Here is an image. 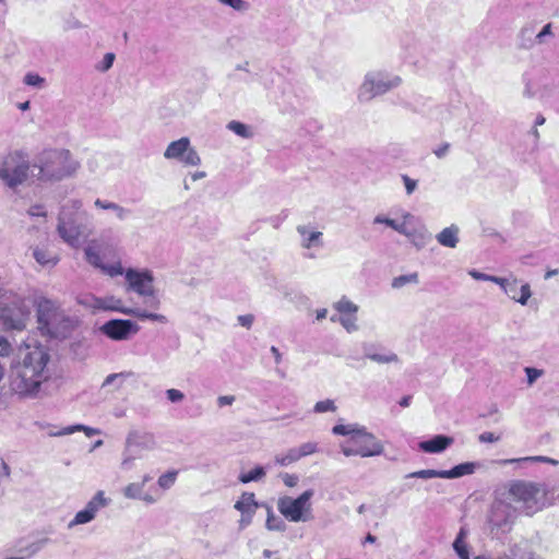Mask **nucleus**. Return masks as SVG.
<instances>
[{
	"label": "nucleus",
	"mask_w": 559,
	"mask_h": 559,
	"mask_svg": "<svg viewBox=\"0 0 559 559\" xmlns=\"http://www.w3.org/2000/svg\"><path fill=\"white\" fill-rule=\"evenodd\" d=\"M523 82L525 85L523 96L526 98H543L548 96L551 92L547 75L542 70L526 72L523 75Z\"/></svg>",
	"instance_id": "ddd939ff"
},
{
	"label": "nucleus",
	"mask_w": 559,
	"mask_h": 559,
	"mask_svg": "<svg viewBox=\"0 0 559 559\" xmlns=\"http://www.w3.org/2000/svg\"><path fill=\"white\" fill-rule=\"evenodd\" d=\"M515 519L516 510L512 504L501 500L492 504L489 515V523L492 527L502 531L509 530Z\"/></svg>",
	"instance_id": "dca6fc26"
},
{
	"label": "nucleus",
	"mask_w": 559,
	"mask_h": 559,
	"mask_svg": "<svg viewBox=\"0 0 559 559\" xmlns=\"http://www.w3.org/2000/svg\"><path fill=\"white\" fill-rule=\"evenodd\" d=\"M332 432L348 437L340 445L345 456L370 457L381 455L384 451L382 442L359 424H338L332 428Z\"/></svg>",
	"instance_id": "f03ea898"
},
{
	"label": "nucleus",
	"mask_w": 559,
	"mask_h": 559,
	"mask_svg": "<svg viewBox=\"0 0 559 559\" xmlns=\"http://www.w3.org/2000/svg\"><path fill=\"white\" fill-rule=\"evenodd\" d=\"M419 282V278H418V274L415 272V273H411V274H406V275H400V276H396L392 280V287L395 288V289H399V288H402L403 286H405L406 284H417Z\"/></svg>",
	"instance_id": "72a5a7b5"
},
{
	"label": "nucleus",
	"mask_w": 559,
	"mask_h": 559,
	"mask_svg": "<svg viewBox=\"0 0 559 559\" xmlns=\"http://www.w3.org/2000/svg\"><path fill=\"white\" fill-rule=\"evenodd\" d=\"M519 461L542 462V463H548L551 465H558V463H559L557 460H554L548 456H543V455L527 456V457L515 459V460H506L504 463H513V462H519Z\"/></svg>",
	"instance_id": "79ce46f5"
},
{
	"label": "nucleus",
	"mask_w": 559,
	"mask_h": 559,
	"mask_svg": "<svg viewBox=\"0 0 559 559\" xmlns=\"http://www.w3.org/2000/svg\"><path fill=\"white\" fill-rule=\"evenodd\" d=\"M164 157L167 159H177L186 166H199L201 157L191 146L189 138H181L168 144L164 152Z\"/></svg>",
	"instance_id": "f8f14e48"
},
{
	"label": "nucleus",
	"mask_w": 559,
	"mask_h": 559,
	"mask_svg": "<svg viewBox=\"0 0 559 559\" xmlns=\"http://www.w3.org/2000/svg\"><path fill=\"white\" fill-rule=\"evenodd\" d=\"M102 271L111 277L123 274V269L120 263H115L111 265L104 264Z\"/></svg>",
	"instance_id": "09e8293b"
},
{
	"label": "nucleus",
	"mask_w": 559,
	"mask_h": 559,
	"mask_svg": "<svg viewBox=\"0 0 559 559\" xmlns=\"http://www.w3.org/2000/svg\"><path fill=\"white\" fill-rule=\"evenodd\" d=\"M297 233L301 237V247L305 249H310L313 247H322V236L323 234L321 231L317 230H310L308 226L306 225H298L297 226Z\"/></svg>",
	"instance_id": "aec40b11"
},
{
	"label": "nucleus",
	"mask_w": 559,
	"mask_h": 559,
	"mask_svg": "<svg viewBox=\"0 0 559 559\" xmlns=\"http://www.w3.org/2000/svg\"><path fill=\"white\" fill-rule=\"evenodd\" d=\"M155 447L156 440L152 432L140 430L129 431L126 438L121 466L126 469H130L133 461L141 457L142 451H151L154 450Z\"/></svg>",
	"instance_id": "9d476101"
},
{
	"label": "nucleus",
	"mask_w": 559,
	"mask_h": 559,
	"mask_svg": "<svg viewBox=\"0 0 559 559\" xmlns=\"http://www.w3.org/2000/svg\"><path fill=\"white\" fill-rule=\"evenodd\" d=\"M503 292L514 301L525 306L532 296L530 284L525 283L519 288V281L511 277L509 284L504 287Z\"/></svg>",
	"instance_id": "f3484780"
},
{
	"label": "nucleus",
	"mask_w": 559,
	"mask_h": 559,
	"mask_svg": "<svg viewBox=\"0 0 559 559\" xmlns=\"http://www.w3.org/2000/svg\"><path fill=\"white\" fill-rule=\"evenodd\" d=\"M3 319H4V324L11 329H14V330H22L24 328V320L23 318H17L15 320H10L3 316Z\"/></svg>",
	"instance_id": "6e6d98bb"
},
{
	"label": "nucleus",
	"mask_w": 559,
	"mask_h": 559,
	"mask_svg": "<svg viewBox=\"0 0 559 559\" xmlns=\"http://www.w3.org/2000/svg\"><path fill=\"white\" fill-rule=\"evenodd\" d=\"M128 283V289L135 292L140 296L150 295L153 293L154 277L151 271H138L128 269L124 273Z\"/></svg>",
	"instance_id": "2eb2a0df"
},
{
	"label": "nucleus",
	"mask_w": 559,
	"mask_h": 559,
	"mask_svg": "<svg viewBox=\"0 0 559 559\" xmlns=\"http://www.w3.org/2000/svg\"><path fill=\"white\" fill-rule=\"evenodd\" d=\"M94 205L97 209L112 211L119 221L127 219L131 214V210L107 200L96 199Z\"/></svg>",
	"instance_id": "5701e85b"
},
{
	"label": "nucleus",
	"mask_w": 559,
	"mask_h": 559,
	"mask_svg": "<svg viewBox=\"0 0 559 559\" xmlns=\"http://www.w3.org/2000/svg\"><path fill=\"white\" fill-rule=\"evenodd\" d=\"M22 361L13 370L11 385L20 395L34 396L37 394L40 384L48 378L45 368L49 355L41 345L29 346L21 353Z\"/></svg>",
	"instance_id": "f257e3e1"
},
{
	"label": "nucleus",
	"mask_w": 559,
	"mask_h": 559,
	"mask_svg": "<svg viewBox=\"0 0 559 559\" xmlns=\"http://www.w3.org/2000/svg\"><path fill=\"white\" fill-rule=\"evenodd\" d=\"M143 297H146L147 299L145 300V305L148 306L150 308L152 309H159L160 307V300L159 298L155 295V290L153 289V293L150 294V295H144Z\"/></svg>",
	"instance_id": "603ef678"
},
{
	"label": "nucleus",
	"mask_w": 559,
	"mask_h": 559,
	"mask_svg": "<svg viewBox=\"0 0 559 559\" xmlns=\"http://www.w3.org/2000/svg\"><path fill=\"white\" fill-rule=\"evenodd\" d=\"M110 502L111 500L106 497L105 492L103 490H98L86 503L85 508L94 515V518H96L97 513L102 509L108 507Z\"/></svg>",
	"instance_id": "b1692460"
},
{
	"label": "nucleus",
	"mask_w": 559,
	"mask_h": 559,
	"mask_svg": "<svg viewBox=\"0 0 559 559\" xmlns=\"http://www.w3.org/2000/svg\"><path fill=\"white\" fill-rule=\"evenodd\" d=\"M373 223L374 224H384V225L391 227L392 229H394L397 222L392 218H388L382 215H378L374 217Z\"/></svg>",
	"instance_id": "bf43d9fd"
},
{
	"label": "nucleus",
	"mask_w": 559,
	"mask_h": 559,
	"mask_svg": "<svg viewBox=\"0 0 559 559\" xmlns=\"http://www.w3.org/2000/svg\"><path fill=\"white\" fill-rule=\"evenodd\" d=\"M81 304L85 307H88L93 310H104V311H117L127 316H132L139 320H152L159 323H167L168 320L166 316L160 313L148 312L141 308H126L122 306V300L115 296H106V297H95L88 296L81 300Z\"/></svg>",
	"instance_id": "39448f33"
},
{
	"label": "nucleus",
	"mask_w": 559,
	"mask_h": 559,
	"mask_svg": "<svg viewBox=\"0 0 559 559\" xmlns=\"http://www.w3.org/2000/svg\"><path fill=\"white\" fill-rule=\"evenodd\" d=\"M401 83L402 79L399 75H391L381 71L368 72L359 87L358 99L360 102H369L400 86Z\"/></svg>",
	"instance_id": "0eeeda50"
},
{
	"label": "nucleus",
	"mask_w": 559,
	"mask_h": 559,
	"mask_svg": "<svg viewBox=\"0 0 559 559\" xmlns=\"http://www.w3.org/2000/svg\"><path fill=\"white\" fill-rule=\"evenodd\" d=\"M449 150H450V144L449 143H443L442 145H440L439 147L433 150V154L438 158H443L448 154Z\"/></svg>",
	"instance_id": "e2e57ef3"
},
{
	"label": "nucleus",
	"mask_w": 559,
	"mask_h": 559,
	"mask_svg": "<svg viewBox=\"0 0 559 559\" xmlns=\"http://www.w3.org/2000/svg\"><path fill=\"white\" fill-rule=\"evenodd\" d=\"M28 170V159L20 151L9 153L0 160V179L11 189L26 180Z\"/></svg>",
	"instance_id": "6e6552de"
},
{
	"label": "nucleus",
	"mask_w": 559,
	"mask_h": 559,
	"mask_svg": "<svg viewBox=\"0 0 559 559\" xmlns=\"http://www.w3.org/2000/svg\"><path fill=\"white\" fill-rule=\"evenodd\" d=\"M28 214L31 216H36V217H45L46 216V212L44 210V206L40 205V204H35V205H32L29 209H28Z\"/></svg>",
	"instance_id": "13d9d810"
},
{
	"label": "nucleus",
	"mask_w": 559,
	"mask_h": 559,
	"mask_svg": "<svg viewBox=\"0 0 559 559\" xmlns=\"http://www.w3.org/2000/svg\"><path fill=\"white\" fill-rule=\"evenodd\" d=\"M407 478H421V479H430V478H443V471L437 469H420L416 472H412L406 475Z\"/></svg>",
	"instance_id": "f704fd0d"
},
{
	"label": "nucleus",
	"mask_w": 559,
	"mask_h": 559,
	"mask_svg": "<svg viewBox=\"0 0 559 559\" xmlns=\"http://www.w3.org/2000/svg\"><path fill=\"white\" fill-rule=\"evenodd\" d=\"M401 178L405 186L406 194L411 195L412 193H414V191L417 189V180L411 178L408 175L405 174L401 175Z\"/></svg>",
	"instance_id": "49530a36"
},
{
	"label": "nucleus",
	"mask_w": 559,
	"mask_h": 559,
	"mask_svg": "<svg viewBox=\"0 0 559 559\" xmlns=\"http://www.w3.org/2000/svg\"><path fill=\"white\" fill-rule=\"evenodd\" d=\"M453 443V438L437 435L429 440L419 442L418 447L426 453H441Z\"/></svg>",
	"instance_id": "6ab92c4d"
},
{
	"label": "nucleus",
	"mask_w": 559,
	"mask_h": 559,
	"mask_svg": "<svg viewBox=\"0 0 559 559\" xmlns=\"http://www.w3.org/2000/svg\"><path fill=\"white\" fill-rule=\"evenodd\" d=\"M459 227L453 224L437 234L436 239L443 247L455 248L459 243Z\"/></svg>",
	"instance_id": "412c9836"
},
{
	"label": "nucleus",
	"mask_w": 559,
	"mask_h": 559,
	"mask_svg": "<svg viewBox=\"0 0 559 559\" xmlns=\"http://www.w3.org/2000/svg\"><path fill=\"white\" fill-rule=\"evenodd\" d=\"M478 464L475 462H465L461 463L459 465H455L453 468L443 471V478L444 479H453V478H460L465 475H472L475 473Z\"/></svg>",
	"instance_id": "4be33fe9"
},
{
	"label": "nucleus",
	"mask_w": 559,
	"mask_h": 559,
	"mask_svg": "<svg viewBox=\"0 0 559 559\" xmlns=\"http://www.w3.org/2000/svg\"><path fill=\"white\" fill-rule=\"evenodd\" d=\"M93 520H95L94 515L86 508H84L83 510L76 512L74 518L69 522L68 528H73L74 526L78 525L87 524Z\"/></svg>",
	"instance_id": "cd10ccee"
},
{
	"label": "nucleus",
	"mask_w": 559,
	"mask_h": 559,
	"mask_svg": "<svg viewBox=\"0 0 559 559\" xmlns=\"http://www.w3.org/2000/svg\"><path fill=\"white\" fill-rule=\"evenodd\" d=\"M509 493L528 515L540 510L546 498V489L542 484L525 480L514 481Z\"/></svg>",
	"instance_id": "423d86ee"
},
{
	"label": "nucleus",
	"mask_w": 559,
	"mask_h": 559,
	"mask_svg": "<svg viewBox=\"0 0 559 559\" xmlns=\"http://www.w3.org/2000/svg\"><path fill=\"white\" fill-rule=\"evenodd\" d=\"M238 320V323L246 328V329H250L253 324V321H254V316L253 314H241V316H238L237 318Z\"/></svg>",
	"instance_id": "5fc2aeb1"
},
{
	"label": "nucleus",
	"mask_w": 559,
	"mask_h": 559,
	"mask_svg": "<svg viewBox=\"0 0 559 559\" xmlns=\"http://www.w3.org/2000/svg\"><path fill=\"white\" fill-rule=\"evenodd\" d=\"M266 527L270 531H284L285 528L283 521L275 518L271 509L267 510Z\"/></svg>",
	"instance_id": "ea45409f"
},
{
	"label": "nucleus",
	"mask_w": 559,
	"mask_h": 559,
	"mask_svg": "<svg viewBox=\"0 0 559 559\" xmlns=\"http://www.w3.org/2000/svg\"><path fill=\"white\" fill-rule=\"evenodd\" d=\"M85 257L90 264L95 267L103 269L104 263L102 262L100 254L92 247L85 249Z\"/></svg>",
	"instance_id": "58836bf2"
},
{
	"label": "nucleus",
	"mask_w": 559,
	"mask_h": 559,
	"mask_svg": "<svg viewBox=\"0 0 559 559\" xmlns=\"http://www.w3.org/2000/svg\"><path fill=\"white\" fill-rule=\"evenodd\" d=\"M265 476V471L262 466H257L248 473H242L239 475V480L242 484H247L250 481H258Z\"/></svg>",
	"instance_id": "473e14b6"
},
{
	"label": "nucleus",
	"mask_w": 559,
	"mask_h": 559,
	"mask_svg": "<svg viewBox=\"0 0 559 559\" xmlns=\"http://www.w3.org/2000/svg\"><path fill=\"white\" fill-rule=\"evenodd\" d=\"M36 305L40 331L51 337H67L74 326L73 320L48 298L40 297Z\"/></svg>",
	"instance_id": "20e7f679"
},
{
	"label": "nucleus",
	"mask_w": 559,
	"mask_h": 559,
	"mask_svg": "<svg viewBox=\"0 0 559 559\" xmlns=\"http://www.w3.org/2000/svg\"><path fill=\"white\" fill-rule=\"evenodd\" d=\"M338 323H341V325L349 333L358 330L357 317L355 314L341 316L338 318Z\"/></svg>",
	"instance_id": "e433bc0d"
},
{
	"label": "nucleus",
	"mask_w": 559,
	"mask_h": 559,
	"mask_svg": "<svg viewBox=\"0 0 559 559\" xmlns=\"http://www.w3.org/2000/svg\"><path fill=\"white\" fill-rule=\"evenodd\" d=\"M538 37H518L515 46L519 48L531 49L537 43Z\"/></svg>",
	"instance_id": "8fccbe9b"
},
{
	"label": "nucleus",
	"mask_w": 559,
	"mask_h": 559,
	"mask_svg": "<svg viewBox=\"0 0 559 559\" xmlns=\"http://www.w3.org/2000/svg\"><path fill=\"white\" fill-rule=\"evenodd\" d=\"M525 373L527 376L528 384H533L542 376L543 371L536 368L527 367L525 368Z\"/></svg>",
	"instance_id": "864d4df0"
},
{
	"label": "nucleus",
	"mask_w": 559,
	"mask_h": 559,
	"mask_svg": "<svg viewBox=\"0 0 559 559\" xmlns=\"http://www.w3.org/2000/svg\"><path fill=\"white\" fill-rule=\"evenodd\" d=\"M283 481L287 487H295L298 483V476L294 474H284Z\"/></svg>",
	"instance_id": "052dcab7"
},
{
	"label": "nucleus",
	"mask_w": 559,
	"mask_h": 559,
	"mask_svg": "<svg viewBox=\"0 0 559 559\" xmlns=\"http://www.w3.org/2000/svg\"><path fill=\"white\" fill-rule=\"evenodd\" d=\"M33 257L43 266H52L58 262L56 254L39 248L34 249Z\"/></svg>",
	"instance_id": "a878e982"
},
{
	"label": "nucleus",
	"mask_w": 559,
	"mask_h": 559,
	"mask_svg": "<svg viewBox=\"0 0 559 559\" xmlns=\"http://www.w3.org/2000/svg\"><path fill=\"white\" fill-rule=\"evenodd\" d=\"M143 484L130 483L122 489V493L127 499H141L143 493Z\"/></svg>",
	"instance_id": "2f4dec72"
},
{
	"label": "nucleus",
	"mask_w": 559,
	"mask_h": 559,
	"mask_svg": "<svg viewBox=\"0 0 559 559\" xmlns=\"http://www.w3.org/2000/svg\"><path fill=\"white\" fill-rule=\"evenodd\" d=\"M313 409L316 413L334 412L336 406L332 400H324L317 402Z\"/></svg>",
	"instance_id": "c03bdc74"
},
{
	"label": "nucleus",
	"mask_w": 559,
	"mask_h": 559,
	"mask_svg": "<svg viewBox=\"0 0 559 559\" xmlns=\"http://www.w3.org/2000/svg\"><path fill=\"white\" fill-rule=\"evenodd\" d=\"M82 201L71 200L62 206L58 218V233L60 237L69 245L76 246L81 236V228L76 223L75 215H85L80 212Z\"/></svg>",
	"instance_id": "1a4fd4ad"
},
{
	"label": "nucleus",
	"mask_w": 559,
	"mask_h": 559,
	"mask_svg": "<svg viewBox=\"0 0 559 559\" xmlns=\"http://www.w3.org/2000/svg\"><path fill=\"white\" fill-rule=\"evenodd\" d=\"M489 282L498 284L501 287V289L503 290L504 287L509 284L510 278L498 277V276H495V275H490L489 276Z\"/></svg>",
	"instance_id": "0e129e2a"
},
{
	"label": "nucleus",
	"mask_w": 559,
	"mask_h": 559,
	"mask_svg": "<svg viewBox=\"0 0 559 559\" xmlns=\"http://www.w3.org/2000/svg\"><path fill=\"white\" fill-rule=\"evenodd\" d=\"M83 427H84V425L68 426L62 431H60L58 435L64 436V435H71L75 431H83Z\"/></svg>",
	"instance_id": "338daca9"
},
{
	"label": "nucleus",
	"mask_w": 559,
	"mask_h": 559,
	"mask_svg": "<svg viewBox=\"0 0 559 559\" xmlns=\"http://www.w3.org/2000/svg\"><path fill=\"white\" fill-rule=\"evenodd\" d=\"M235 509L241 512V514H254L258 503L254 499V493L245 492L240 500L235 503Z\"/></svg>",
	"instance_id": "393cba45"
},
{
	"label": "nucleus",
	"mask_w": 559,
	"mask_h": 559,
	"mask_svg": "<svg viewBox=\"0 0 559 559\" xmlns=\"http://www.w3.org/2000/svg\"><path fill=\"white\" fill-rule=\"evenodd\" d=\"M464 538H465V533L463 530H461L453 543V549L461 559H469L467 545H466Z\"/></svg>",
	"instance_id": "bb28decb"
},
{
	"label": "nucleus",
	"mask_w": 559,
	"mask_h": 559,
	"mask_svg": "<svg viewBox=\"0 0 559 559\" xmlns=\"http://www.w3.org/2000/svg\"><path fill=\"white\" fill-rule=\"evenodd\" d=\"M221 4L228 5L238 12H246L250 4L245 0H217Z\"/></svg>",
	"instance_id": "a19ab883"
},
{
	"label": "nucleus",
	"mask_w": 559,
	"mask_h": 559,
	"mask_svg": "<svg viewBox=\"0 0 559 559\" xmlns=\"http://www.w3.org/2000/svg\"><path fill=\"white\" fill-rule=\"evenodd\" d=\"M115 53L112 52H107L103 60L96 64V69L100 72H106L108 71L111 67H112V63L115 61Z\"/></svg>",
	"instance_id": "37998d69"
},
{
	"label": "nucleus",
	"mask_w": 559,
	"mask_h": 559,
	"mask_svg": "<svg viewBox=\"0 0 559 559\" xmlns=\"http://www.w3.org/2000/svg\"><path fill=\"white\" fill-rule=\"evenodd\" d=\"M24 84L36 88H43L45 86V79L37 73H27L23 79Z\"/></svg>",
	"instance_id": "4c0bfd02"
},
{
	"label": "nucleus",
	"mask_w": 559,
	"mask_h": 559,
	"mask_svg": "<svg viewBox=\"0 0 559 559\" xmlns=\"http://www.w3.org/2000/svg\"><path fill=\"white\" fill-rule=\"evenodd\" d=\"M80 164L68 150H46L41 152L34 168H38V178L41 180L59 181L73 176Z\"/></svg>",
	"instance_id": "7ed1b4c3"
},
{
	"label": "nucleus",
	"mask_w": 559,
	"mask_h": 559,
	"mask_svg": "<svg viewBox=\"0 0 559 559\" xmlns=\"http://www.w3.org/2000/svg\"><path fill=\"white\" fill-rule=\"evenodd\" d=\"M178 472L170 471L159 476L157 484L163 489H169L176 481Z\"/></svg>",
	"instance_id": "c9c22d12"
},
{
	"label": "nucleus",
	"mask_w": 559,
	"mask_h": 559,
	"mask_svg": "<svg viewBox=\"0 0 559 559\" xmlns=\"http://www.w3.org/2000/svg\"><path fill=\"white\" fill-rule=\"evenodd\" d=\"M364 355L367 359L377 362V364H397L400 362L399 356L392 350H386L384 353H377L374 344H364L362 345Z\"/></svg>",
	"instance_id": "a211bd4d"
},
{
	"label": "nucleus",
	"mask_w": 559,
	"mask_h": 559,
	"mask_svg": "<svg viewBox=\"0 0 559 559\" xmlns=\"http://www.w3.org/2000/svg\"><path fill=\"white\" fill-rule=\"evenodd\" d=\"M334 309L343 314H355L358 311V306L346 297H342L333 305Z\"/></svg>",
	"instance_id": "c756f323"
},
{
	"label": "nucleus",
	"mask_w": 559,
	"mask_h": 559,
	"mask_svg": "<svg viewBox=\"0 0 559 559\" xmlns=\"http://www.w3.org/2000/svg\"><path fill=\"white\" fill-rule=\"evenodd\" d=\"M235 402L234 395H222L217 397V405L219 407L231 405Z\"/></svg>",
	"instance_id": "680f3d73"
},
{
	"label": "nucleus",
	"mask_w": 559,
	"mask_h": 559,
	"mask_svg": "<svg viewBox=\"0 0 559 559\" xmlns=\"http://www.w3.org/2000/svg\"><path fill=\"white\" fill-rule=\"evenodd\" d=\"M227 129L243 139H250L253 135L250 128L240 121L233 120L228 122Z\"/></svg>",
	"instance_id": "c85d7f7f"
},
{
	"label": "nucleus",
	"mask_w": 559,
	"mask_h": 559,
	"mask_svg": "<svg viewBox=\"0 0 559 559\" xmlns=\"http://www.w3.org/2000/svg\"><path fill=\"white\" fill-rule=\"evenodd\" d=\"M10 350H11L10 343L7 340H4L3 337H0V357L9 355Z\"/></svg>",
	"instance_id": "69168bd1"
},
{
	"label": "nucleus",
	"mask_w": 559,
	"mask_h": 559,
	"mask_svg": "<svg viewBox=\"0 0 559 559\" xmlns=\"http://www.w3.org/2000/svg\"><path fill=\"white\" fill-rule=\"evenodd\" d=\"M298 460H300V455L297 448L289 449L285 454H278L275 456V463L281 466H287Z\"/></svg>",
	"instance_id": "7c9ffc66"
},
{
	"label": "nucleus",
	"mask_w": 559,
	"mask_h": 559,
	"mask_svg": "<svg viewBox=\"0 0 559 559\" xmlns=\"http://www.w3.org/2000/svg\"><path fill=\"white\" fill-rule=\"evenodd\" d=\"M167 399L173 403L181 402L185 399V394L177 389H168L166 391Z\"/></svg>",
	"instance_id": "3c124183"
},
{
	"label": "nucleus",
	"mask_w": 559,
	"mask_h": 559,
	"mask_svg": "<svg viewBox=\"0 0 559 559\" xmlns=\"http://www.w3.org/2000/svg\"><path fill=\"white\" fill-rule=\"evenodd\" d=\"M297 450L301 459L316 453L318 451V444L316 442H306L298 447Z\"/></svg>",
	"instance_id": "a18cd8bd"
},
{
	"label": "nucleus",
	"mask_w": 559,
	"mask_h": 559,
	"mask_svg": "<svg viewBox=\"0 0 559 559\" xmlns=\"http://www.w3.org/2000/svg\"><path fill=\"white\" fill-rule=\"evenodd\" d=\"M312 496V489L306 490L295 499L285 496L278 499L277 509L281 514L290 522H305L309 519L306 514L311 510L310 499Z\"/></svg>",
	"instance_id": "9b49d317"
},
{
	"label": "nucleus",
	"mask_w": 559,
	"mask_h": 559,
	"mask_svg": "<svg viewBox=\"0 0 559 559\" xmlns=\"http://www.w3.org/2000/svg\"><path fill=\"white\" fill-rule=\"evenodd\" d=\"M133 376V372L131 371H123V372H119V373H110L106 377L103 385L106 386V385H109V384H112L115 380L117 379H127V378H130Z\"/></svg>",
	"instance_id": "de8ad7c7"
},
{
	"label": "nucleus",
	"mask_w": 559,
	"mask_h": 559,
	"mask_svg": "<svg viewBox=\"0 0 559 559\" xmlns=\"http://www.w3.org/2000/svg\"><path fill=\"white\" fill-rule=\"evenodd\" d=\"M139 325L131 320L112 319L105 322L99 331L112 341H126L139 332Z\"/></svg>",
	"instance_id": "4468645a"
},
{
	"label": "nucleus",
	"mask_w": 559,
	"mask_h": 559,
	"mask_svg": "<svg viewBox=\"0 0 559 559\" xmlns=\"http://www.w3.org/2000/svg\"><path fill=\"white\" fill-rule=\"evenodd\" d=\"M468 274L476 281H486V282H489V276L488 274H485V273H481L479 271H476V270H471L468 272Z\"/></svg>",
	"instance_id": "774afa93"
},
{
	"label": "nucleus",
	"mask_w": 559,
	"mask_h": 559,
	"mask_svg": "<svg viewBox=\"0 0 559 559\" xmlns=\"http://www.w3.org/2000/svg\"><path fill=\"white\" fill-rule=\"evenodd\" d=\"M478 440H479V442H483V443H487V442L492 443V442L499 441L500 437L495 436V433H492V432L485 431L478 436Z\"/></svg>",
	"instance_id": "4d7b16f0"
}]
</instances>
